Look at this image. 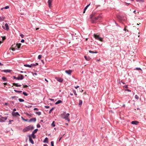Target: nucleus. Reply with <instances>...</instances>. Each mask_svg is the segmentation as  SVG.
<instances>
[{"label": "nucleus", "mask_w": 146, "mask_h": 146, "mask_svg": "<svg viewBox=\"0 0 146 146\" xmlns=\"http://www.w3.org/2000/svg\"><path fill=\"white\" fill-rule=\"evenodd\" d=\"M33 129V126L32 125H30L24 128L23 130V132H25L29 130H32Z\"/></svg>", "instance_id": "nucleus-1"}, {"label": "nucleus", "mask_w": 146, "mask_h": 146, "mask_svg": "<svg viewBox=\"0 0 146 146\" xmlns=\"http://www.w3.org/2000/svg\"><path fill=\"white\" fill-rule=\"evenodd\" d=\"M91 18L92 19V18H94V20L92 19V22L93 23H94L95 22V21L97 20L100 19L102 17V16H101V15H99L98 16H97L96 17H93V15H92L91 16Z\"/></svg>", "instance_id": "nucleus-2"}, {"label": "nucleus", "mask_w": 146, "mask_h": 146, "mask_svg": "<svg viewBox=\"0 0 146 146\" xmlns=\"http://www.w3.org/2000/svg\"><path fill=\"white\" fill-rule=\"evenodd\" d=\"M94 36L96 39L101 42H103V38L100 37L99 35H97L96 34H94Z\"/></svg>", "instance_id": "nucleus-3"}, {"label": "nucleus", "mask_w": 146, "mask_h": 146, "mask_svg": "<svg viewBox=\"0 0 146 146\" xmlns=\"http://www.w3.org/2000/svg\"><path fill=\"white\" fill-rule=\"evenodd\" d=\"M69 115V113H67L64 116H62V118L65 119L66 120H67L68 122H69L70 121V119L68 118Z\"/></svg>", "instance_id": "nucleus-4"}, {"label": "nucleus", "mask_w": 146, "mask_h": 146, "mask_svg": "<svg viewBox=\"0 0 146 146\" xmlns=\"http://www.w3.org/2000/svg\"><path fill=\"white\" fill-rule=\"evenodd\" d=\"M13 78L14 79H16L17 80H22L23 79L24 77L22 75L19 74V76L17 77H16L15 76H13Z\"/></svg>", "instance_id": "nucleus-5"}, {"label": "nucleus", "mask_w": 146, "mask_h": 146, "mask_svg": "<svg viewBox=\"0 0 146 146\" xmlns=\"http://www.w3.org/2000/svg\"><path fill=\"white\" fill-rule=\"evenodd\" d=\"M0 122H4L5 120H6L7 117H3L2 116H0Z\"/></svg>", "instance_id": "nucleus-6"}, {"label": "nucleus", "mask_w": 146, "mask_h": 146, "mask_svg": "<svg viewBox=\"0 0 146 146\" xmlns=\"http://www.w3.org/2000/svg\"><path fill=\"white\" fill-rule=\"evenodd\" d=\"M5 28L4 26H2V27L6 30L8 31L9 29V27L8 24L7 23H6L5 25Z\"/></svg>", "instance_id": "nucleus-7"}, {"label": "nucleus", "mask_w": 146, "mask_h": 146, "mask_svg": "<svg viewBox=\"0 0 146 146\" xmlns=\"http://www.w3.org/2000/svg\"><path fill=\"white\" fill-rule=\"evenodd\" d=\"M53 0H48V7L50 8L51 7L52 3Z\"/></svg>", "instance_id": "nucleus-8"}, {"label": "nucleus", "mask_w": 146, "mask_h": 146, "mask_svg": "<svg viewBox=\"0 0 146 146\" xmlns=\"http://www.w3.org/2000/svg\"><path fill=\"white\" fill-rule=\"evenodd\" d=\"M72 72V71L70 70H67L65 71V72L69 75H70Z\"/></svg>", "instance_id": "nucleus-9"}, {"label": "nucleus", "mask_w": 146, "mask_h": 146, "mask_svg": "<svg viewBox=\"0 0 146 146\" xmlns=\"http://www.w3.org/2000/svg\"><path fill=\"white\" fill-rule=\"evenodd\" d=\"M29 140L30 142L32 144H33L34 143V141L32 139V138H31V137L30 136V135H29Z\"/></svg>", "instance_id": "nucleus-10"}, {"label": "nucleus", "mask_w": 146, "mask_h": 146, "mask_svg": "<svg viewBox=\"0 0 146 146\" xmlns=\"http://www.w3.org/2000/svg\"><path fill=\"white\" fill-rule=\"evenodd\" d=\"M12 115L14 116H17V115H20L19 114L18 112H13L12 113Z\"/></svg>", "instance_id": "nucleus-11"}, {"label": "nucleus", "mask_w": 146, "mask_h": 146, "mask_svg": "<svg viewBox=\"0 0 146 146\" xmlns=\"http://www.w3.org/2000/svg\"><path fill=\"white\" fill-rule=\"evenodd\" d=\"M2 72H10L11 70H5L1 71Z\"/></svg>", "instance_id": "nucleus-12"}, {"label": "nucleus", "mask_w": 146, "mask_h": 146, "mask_svg": "<svg viewBox=\"0 0 146 146\" xmlns=\"http://www.w3.org/2000/svg\"><path fill=\"white\" fill-rule=\"evenodd\" d=\"M36 118H33L31 119L29 121V122H32V121H34L35 122L36 121Z\"/></svg>", "instance_id": "nucleus-13"}, {"label": "nucleus", "mask_w": 146, "mask_h": 146, "mask_svg": "<svg viewBox=\"0 0 146 146\" xmlns=\"http://www.w3.org/2000/svg\"><path fill=\"white\" fill-rule=\"evenodd\" d=\"M139 123V122L137 121H133L131 122V124H133L137 125Z\"/></svg>", "instance_id": "nucleus-14"}, {"label": "nucleus", "mask_w": 146, "mask_h": 146, "mask_svg": "<svg viewBox=\"0 0 146 146\" xmlns=\"http://www.w3.org/2000/svg\"><path fill=\"white\" fill-rule=\"evenodd\" d=\"M84 58H85L86 60H87L89 61L91 59V58L89 56H85Z\"/></svg>", "instance_id": "nucleus-15"}, {"label": "nucleus", "mask_w": 146, "mask_h": 146, "mask_svg": "<svg viewBox=\"0 0 146 146\" xmlns=\"http://www.w3.org/2000/svg\"><path fill=\"white\" fill-rule=\"evenodd\" d=\"M57 80L58 81L60 82H62L63 81V80L62 78H58L57 79Z\"/></svg>", "instance_id": "nucleus-16"}, {"label": "nucleus", "mask_w": 146, "mask_h": 146, "mask_svg": "<svg viewBox=\"0 0 146 146\" xmlns=\"http://www.w3.org/2000/svg\"><path fill=\"white\" fill-rule=\"evenodd\" d=\"M13 85L15 86L16 87H20L21 85H18L17 83H13Z\"/></svg>", "instance_id": "nucleus-17"}, {"label": "nucleus", "mask_w": 146, "mask_h": 146, "mask_svg": "<svg viewBox=\"0 0 146 146\" xmlns=\"http://www.w3.org/2000/svg\"><path fill=\"white\" fill-rule=\"evenodd\" d=\"M48 138L47 137H46L45 139L43 141V142L44 143H48Z\"/></svg>", "instance_id": "nucleus-18"}, {"label": "nucleus", "mask_w": 146, "mask_h": 146, "mask_svg": "<svg viewBox=\"0 0 146 146\" xmlns=\"http://www.w3.org/2000/svg\"><path fill=\"white\" fill-rule=\"evenodd\" d=\"M90 5V3L88 5H87L86 7L84 8V11L83 12V13H85V11L86 10L88 7H89V6Z\"/></svg>", "instance_id": "nucleus-19"}, {"label": "nucleus", "mask_w": 146, "mask_h": 146, "mask_svg": "<svg viewBox=\"0 0 146 146\" xmlns=\"http://www.w3.org/2000/svg\"><path fill=\"white\" fill-rule=\"evenodd\" d=\"M5 18V17H3V16H2V17H0V22L3 21Z\"/></svg>", "instance_id": "nucleus-20"}, {"label": "nucleus", "mask_w": 146, "mask_h": 146, "mask_svg": "<svg viewBox=\"0 0 146 146\" xmlns=\"http://www.w3.org/2000/svg\"><path fill=\"white\" fill-rule=\"evenodd\" d=\"M82 101L81 100H79V105L80 106L82 104Z\"/></svg>", "instance_id": "nucleus-21"}, {"label": "nucleus", "mask_w": 146, "mask_h": 146, "mask_svg": "<svg viewBox=\"0 0 146 146\" xmlns=\"http://www.w3.org/2000/svg\"><path fill=\"white\" fill-rule=\"evenodd\" d=\"M89 52L90 53H92L93 54H94V53H98V52H97V51H92L91 50H89Z\"/></svg>", "instance_id": "nucleus-22"}, {"label": "nucleus", "mask_w": 146, "mask_h": 146, "mask_svg": "<svg viewBox=\"0 0 146 146\" xmlns=\"http://www.w3.org/2000/svg\"><path fill=\"white\" fill-rule=\"evenodd\" d=\"M62 102V101L61 100H58V101H57L56 103V104H60Z\"/></svg>", "instance_id": "nucleus-23"}, {"label": "nucleus", "mask_w": 146, "mask_h": 146, "mask_svg": "<svg viewBox=\"0 0 146 146\" xmlns=\"http://www.w3.org/2000/svg\"><path fill=\"white\" fill-rule=\"evenodd\" d=\"M21 45V43L17 44V45H16L17 46V48H20Z\"/></svg>", "instance_id": "nucleus-24"}, {"label": "nucleus", "mask_w": 146, "mask_h": 146, "mask_svg": "<svg viewBox=\"0 0 146 146\" xmlns=\"http://www.w3.org/2000/svg\"><path fill=\"white\" fill-rule=\"evenodd\" d=\"M51 126H52V127H54L55 126V124H54V121H53L52 123V124H51Z\"/></svg>", "instance_id": "nucleus-25"}, {"label": "nucleus", "mask_w": 146, "mask_h": 146, "mask_svg": "<svg viewBox=\"0 0 146 146\" xmlns=\"http://www.w3.org/2000/svg\"><path fill=\"white\" fill-rule=\"evenodd\" d=\"M24 66L25 67H30V68L31 67V65H29L27 64H24Z\"/></svg>", "instance_id": "nucleus-26"}, {"label": "nucleus", "mask_w": 146, "mask_h": 146, "mask_svg": "<svg viewBox=\"0 0 146 146\" xmlns=\"http://www.w3.org/2000/svg\"><path fill=\"white\" fill-rule=\"evenodd\" d=\"M38 130V129H36L32 133L34 134H35L37 132Z\"/></svg>", "instance_id": "nucleus-27"}, {"label": "nucleus", "mask_w": 146, "mask_h": 146, "mask_svg": "<svg viewBox=\"0 0 146 146\" xmlns=\"http://www.w3.org/2000/svg\"><path fill=\"white\" fill-rule=\"evenodd\" d=\"M31 136L33 139H35L36 138V136L35 135V134H34L33 133H32Z\"/></svg>", "instance_id": "nucleus-28"}, {"label": "nucleus", "mask_w": 146, "mask_h": 146, "mask_svg": "<svg viewBox=\"0 0 146 146\" xmlns=\"http://www.w3.org/2000/svg\"><path fill=\"white\" fill-rule=\"evenodd\" d=\"M2 79L4 81H6L7 80V78L5 77H3Z\"/></svg>", "instance_id": "nucleus-29"}, {"label": "nucleus", "mask_w": 146, "mask_h": 146, "mask_svg": "<svg viewBox=\"0 0 146 146\" xmlns=\"http://www.w3.org/2000/svg\"><path fill=\"white\" fill-rule=\"evenodd\" d=\"M19 102H23L24 101V100L23 99L21 98H19Z\"/></svg>", "instance_id": "nucleus-30"}, {"label": "nucleus", "mask_w": 146, "mask_h": 146, "mask_svg": "<svg viewBox=\"0 0 146 146\" xmlns=\"http://www.w3.org/2000/svg\"><path fill=\"white\" fill-rule=\"evenodd\" d=\"M36 113L39 115H40L41 114V113L40 112H36Z\"/></svg>", "instance_id": "nucleus-31"}, {"label": "nucleus", "mask_w": 146, "mask_h": 146, "mask_svg": "<svg viewBox=\"0 0 146 146\" xmlns=\"http://www.w3.org/2000/svg\"><path fill=\"white\" fill-rule=\"evenodd\" d=\"M14 91L16 92H17V93H20L21 92H22V91H18V90H14Z\"/></svg>", "instance_id": "nucleus-32"}, {"label": "nucleus", "mask_w": 146, "mask_h": 146, "mask_svg": "<svg viewBox=\"0 0 146 146\" xmlns=\"http://www.w3.org/2000/svg\"><path fill=\"white\" fill-rule=\"evenodd\" d=\"M1 37L2 38V41L3 42V41L6 39V37L5 36H2Z\"/></svg>", "instance_id": "nucleus-33"}, {"label": "nucleus", "mask_w": 146, "mask_h": 146, "mask_svg": "<svg viewBox=\"0 0 146 146\" xmlns=\"http://www.w3.org/2000/svg\"><path fill=\"white\" fill-rule=\"evenodd\" d=\"M23 94H24L25 96H27L28 94L27 93H26L25 92H23Z\"/></svg>", "instance_id": "nucleus-34"}, {"label": "nucleus", "mask_w": 146, "mask_h": 146, "mask_svg": "<svg viewBox=\"0 0 146 146\" xmlns=\"http://www.w3.org/2000/svg\"><path fill=\"white\" fill-rule=\"evenodd\" d=\"M42 57V55H39L38 56V58L40 59Z\"/></svg>", "instance_id": "nucleus-35"}, {"label": "nucleus", "mask_w": 146, "mask_h": 146, "mask_svg": "<svg viewBox=\"0 0 146 146\" xmlns=\"http://www.w3.org/2000/svg\"><path fill=\"white\" fill-rule=\"evenodd\" d=\"M73 93L75 95L77 96V94H76V91L75 90H74Z\"/></svg>", "instance_id": "nucleus-36"}, {"label": "nucleus", "mask_w": 146, "mask_h": 146, "mask_svg": "<svg viewBox=\"0 0 146 146\" xmlns=\"http://www.w3.org/2000/svg\"><path fill=\"white\" fill-rule=\"evenodd\" d=\"M135 98L137 100H138L139 99V97L137 95L135 96Z\"/></svg>", "instance_id": "nucleus-37"}, {"label": "nucleus", "mask_w": 146, "mask_h": 146, "mask_svg": "<svg viewBox=\"0 0 146 146\" xmlns=\"http://www.w3.org/2000/svg\"><path fill=\"white\" fill-rule=\"evenodd\" d=\"M54 142L53 141H51V146H54Z\"/></svg>", "instance_id": "nucleus-38"}, {"label": "nucleus", "mask_w": 146, "mask_h": 146, "mask_svg": "<svg viewBox=\"0 0 146 146\" xmlns=\"http://www.w3.org/2000/svg\"><path fill=\"white\" fill-rule=\"evenodd\" d=\"M4 8V9H7L9 8V6H7L5 7Z\"/></svg>", "instance_id": "nucleus-39"}, {"label": "nucleus", "mask_w": 146, "mask_h": 146, "mask_svg": "<svg viewBox=\"0 0 146 146\" xmlns=\"http://www.w3.org/2000/svg\"><path fill=\"white\" fill-rule=\"evenodd\" d=\"M127 27V26H125V28L124 29V30L125 31H127V32H128L129 31L128 30H127L126 29V28Z\"/></svg>", "instance_id": "nucleus-40"}, {"label": "nucleus", "mask_w": 146, "mask_h": 146, "mask_svg": "<svg viewBox=\"0 0 146 146\" xmlns=\"http://www.w3.org/2000/svg\"><path fill=\"white\" fill-rule=\"evenodd\" d=\"M26 107L28 108H30L32 107V106L28 105L27 106H26Z\"/></svg>", "instance_id": "nucleus-41"}, {"label": "nucleus", "mask_w": 146, "mask_h": 146, "mask_svg": "<svg viewBox=\"0 0 146 146\" xmlns=\"http://www.w3.org/2000/svg\"><path fill=\"white\" fill-rule=\"evenodd\" d=\"M136 1L137 2H143V0H136Z\"/></svg>", "instance_id": "nucleus-42"}, {"label": "nucleus", "mask_w": 146, "mask_h": 146, "mask_svg": "<svg viewBox=\"0 0 146 146\" xmlns=\"http://www.w3.org/2000/svg\"><path fill=\"white\" fill-rule=\"evenodd\" d=\"M54 109V108H52L50 111L49 112V113H50Z\"/></svg>", "instance_id": "nucleus-43"}, {"label": "nucleus", "mask_w": 146, "mask_h": 146, "mask_svg": "<svg viewBox=\"0 0 146 146\" xmlns=\"http://www.w3.org/2000/svg\"><path fill=\"white\" fill-rule=\"evenodd\" d=\"M20 36H21L22 38H23L24 36V35L23 34L20 35Z\"/></svg>", "instance_id": "nucleus-44"}, {"label": "nucleus", "mask_w": 146, "mask_h": 146, "mask_svg": "<svg viewBox=\"0 0 146 146\" xmlns=\"http://www.w3.org/2000/svg\"><path fill=\"white\" fill-rule=\"evenodd\" d=\"M28 87L27 85H24L23 86V88H26Z\"/></svg>", "instance_id": "nucleus-45"}, {"label": "nucleus", "mask_w": 146, "mask_h": 146, "mask_svg": "<svg viewBox=\"0 0 146 146\" xmlns=\"http://www.w3.org/2000/svg\"><path fill=\"white\" fill-rule=\"evenodd\" d=\"M136 69L138 70H141V68H136Z\"/></svg>", "instance_id": "nucleus-46"}, {"label": "nucleus", "mask_w": 146, "mask_h": 146, "mask_svg": "<svg viewBox=\"0 0 146 146\" xmlns=\"http://www.w3.org/2000/svg\"><path fill=\"white\" fill-rule=\"evenodd\" d=\"M13 121V120H9V124H10L11 123V122Z\"/></svg>", "instance_id": "nucleus-47"}, {"label": "nucleus", "mask_w": 146, "mask_h": 146, "mask_svg": "<svg viewBox=\"0 0 146 146\" xmlns=\"http://www.w3.org/2000/svg\"><path fill=\"white\" fill-rule=\"evenodd\" d=\"M37 127L38 128L40 127V125L39 124H38L37 125Z\"/></svg>", "instance_id": "nucleus-48"}, {"label": "nucleus", "mask_w": 146, "mask_h": 146, "mask_svg": "<svg viewBox=\"0 0 146 146\" xmlns=\"http://www.w3.org/2000/svg\"><path fill=\"white\" fill-rule=\"evenodd\" d=\"M24 42H25V40L24 39H22L21 41V42L22 43Z\"/></svg>", "instance_id": "nucleus-49"}, {"label": "nucleus", "mask_w": 146, "mask_h": 146, "mask_svg": "<svg viewBox=\"0 0 146 146\" xmlns=\"http://www.w3.org/2000/svg\"><path fill=\"white\" fill-rule=\"evenodd\" d=\"M124 87L125 88H128V85H125V86H124Z\"/></svg>", "instance_id": "nucleus-50"}, {"label": "nucleus", "mask_w": 146, "mask_h": 146, "mask_svg": "<svg viewBox=\"0 0 146 146\" xmlns=\"http://www.w3.org/2000/svg\"><path fill=\"white\" fill-rule=\"evenodd\" d=\"M125 90L127 91H128V92H131V90H129V89H126Z\"/></svg>", "instance_id": "nucleus-51"}, {"label": "nucleus", "mask_w": 146, "mask_h": 146, "mask_svg": "<svg viewBox=\"0 0 146 146\" xmlns=\"http://www.w3.org/2000/svg\"><path fill=\"white\" fill-rule=\"evenodd\" d=\"M31 67L32 66H35L34 64H31Z\"/></svg>", "instance_id": "nucleus-52"}, {"label": "nucleus", "mask_w": 146, "mask_h": 146, "mask_svg": "<svg viewBox=\"0 0 146 146\" xmlns=\"http://www.w3.org/2000/svg\"><path fill=\"white\" fill-rule=\"evenodd\" d=\"M45 108H49V106H44Z\"/></svg>", "instance_id": "nucleus-53"}, {"label": "nucleus", "mask_w": 146, "mask_h": 146, "mask_svg": "<svg viewBox=\"0 0 146 146\" xmlns=\"http://www.w3.org/2000/svg\"><path fill=\"white\" fill-rule=\"evenodd\" d=\"M34 110H38V109L37 108H35L34 109Z\"/></svg>", "instance_id": "nucleus-54"}, {"label": "nucleus", "mask_w": 146, "mask_h": 146, "mask_svg": "<svg viewBox=\"0 0 146 146\" xmlns=\"http://www.w3.org/2000/svg\"><path fill=\"white\" fill-rule=\"evenodd\" d=\"M12 49L13 51H14L15 50V48H12Z\"/></svg>", "instance_id": "nucleus-55"}, {"label": "nucleus", "mask_w": 146, "mask_h": 146, "mask_svg": "<svg viewBox=\"0 0 146 146\" xmlns=\"http://www.w3.org/2000/svg\"><path fill=\"white\" fill-rule=\"evenodd\" d=\"M79 86H75V88H76V89H77L78 88H79Z\"/></svg>", "instance_id": "nucleus-56"}, {"label": "nucleus", "mask_w": 146, "mask_h": 146, "mask_svg": "<svg viewBox=\"0 0 146 146\" xmlns=\"http://www.w3.org/2000/svg\"><path fill=\"white\" fill-rule=\"evenodd\" d=\"M35 64V66H36L37 65H38V63H36Z\"/></svg>", "instance_id": "nucleus-57"}, {"label": "nucleus", "mask_w": 146, "mask_h": 146, "mask_svg": "<svg viewBox=\"0 0 146 146\" xmlns=\"http://www.w3.org/2000/svg\"><path fill=\"white\" fill-rule=\"evenodd\" d=\"M125 3L126 4V5H129V4H130V3H126V2H125Z\"/></svg>", "instance_id": "nucleus-58"}, {"label": "nucleus", "mask_w": 146, "mask_h": 146, "mask_svg": "<svg viewBox=\"0 0 146 146\" xmlns=\"http://www.w3.org/2000/svg\"><path fill=\"white\" fill-rule=\"evenodd\" d=\"M16 109L15 108H14L13 110V111H16Z\"/></svg>", "instance_id": "nucleus-59"}, {"label": "nucleus", "mask_w": 146, "mask_h": 146, "mask_svg": "<svg viewBox=\"0 0 146 146\" xmlns=\"http://www.w3.org/2000/svg\"><path fill=\"white\" fill-rule=\"evenodd\" d=\"M43 146H48V145H46V144H44V145H43Z\"/></svg>", "instance_id": "nucleus-60"}, {"label": "nucleus", "mask_w": 146, "mask_h": 146, "mask_svg": "<svg viewBox=\"0 0 146 146\" xmlns=\"http://www.w3.org/2000/svg\"><path fill=\"white\" fill-rule=\"evenodd\" d=\"M8 104L7 103H5V105H7Z\"/></svg>", "instance_id": "nucleus-61"}, {"label": "nucleus", "mask_w": 146, "mask_h": 146, "mask_svg": "<svg viewBox=\"0 0 146 146\" xmlns=\"http://www.w3.org/2000/svg\"><path fill=\"white\" fill-rule=\"evenodd\" d=\"M4 84L5 85H7V83H4Z\"/></svg>", "instance_id": "nucleus-62"}, {"label": "nucleus", "mask_w": 146, "mask_h": 146, "mask_svg": "<svg viewBox=\"0 0 146 146\" xmlns=\"http://www.w3.org/2000/svg\"><path fill=\"white\" fill-rule=\"evenodd\" d=\"M117 17L118 19H120V17L119 16H117Z\"/></svg>", "instance_id": "nucleus-63"}, {"label": "nucleus", "mask_w": 146, "mask_h": 146, "mask_svg": "<svg viewBox=\"0 0 146 146\" xmlns=\"http://www.w3.org/2000/svg\"><path fill=\"white\" fill-rule=\"evenodd\" d=\"M39 29V28H36V30H38Z\"/></svg>", "instance_id": "nucleus-64"}]
</instances>
